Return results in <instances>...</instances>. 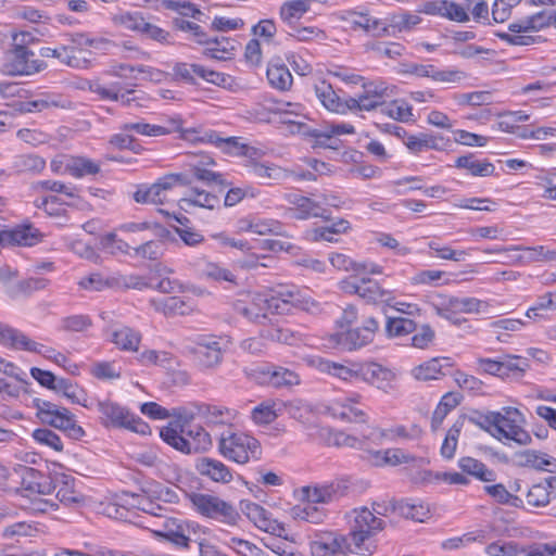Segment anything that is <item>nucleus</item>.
Listing matches in <instances>:
<instances>
[{
	"label": "nucleus",
	"instance_id": "nucleus-50",
	"mask_svg": "<svg viewBox=\"0 0 556 556\" xmlns=\"http://www.w3.org/2000/svg\"><path fill=\"white\" fill-rule=\"evenodd\" d=\"M203 46H206L204 50L206 56L216 60H229L233 55L237 42L230 38L220 36L210 38V42Z\"/></svg>",
	"mask_w": 556,
	"mask_h": 556
},
{
	"label": "nucleus",
	"instance_id": "nucleus-43",
	"mask_svg": "<svg viewBox=\"0 0 556 556\" xmlns=\"http://www.w3.org/2000/svg\"><path fill=\"white\" fill-rule=\"evenodd\" d=\"M393 511L406 519L426 522L431 517L428 504L422 502L400 501L393 503Z\"/></svg>",
	"mask_w": 556,
	"mask_h": 556
},
{
	"label": "nucleus",
	"instance_id": "nucleus-55",
	"mask_svg": "<svg viewBox=\"0 0 556 556\" xmlns=\"http://www.w3.org/2000/svg\"><path fill=\"white\" fill-rule=\"evenodd\" d=\"M261 334L263 338L268 339L270 341H276L289 345H294L302 341V336L300 332L294 331L289 327L278 325H273L268 328L263 329L261 331Z\"/></svg>",
	"mask_w": 556,
	"mask_h": 556
},
{
	"label": "nucleus",
	"instance_id": "nucleus-20",
	"mask_svg": "<svg viewBox=\"0 0 556 556\" xmlns=\"http://www.w3.org/2000/svg\"><path fill=\"white\" fill-rule=\"evenodd\" d=\"M303 362L312 368L323 374H328L345 382H357L361 379L362 363L350 362L346 365L317 355H307L303 357Z\"/></svg>",
	"mask_w": 556,
	"mask_h": 556
},
{
	"label": "nucleus",
	"instance_id": "nucleus-26",
	"mask_svg": "<svg viewBox=\"0 0 556 556\" xmlns=\"http://www.w3.org/2000/svg\"><path fill=\"white\" fill-rule=\"evenodd\" d=\"M173 72L176 77H179L187 83H195V78L199 77L216 86H225L230 79V76L224 73L206 68L200 64H189L184 62L175 64Z\"/></svg>",
	"mask_w": 556,
	"mask_h": 556
},
{
	"label": "nucleus",
	"instance_id": "nucleus-56",
	"mask_svg": "<svg viewBox=\"0 0 556 556\" xmlns=\"http://www.w3.org/2000/svg\"><path fill=\"white\" fill-rule=\"evenodd\" d=\"M545 312H556V290L546 291L540 294L532 306H530L526 316L533 319L545 318Z\"/></svg>",
	"mask_w": 556,
	"mask_h": 556
},
{
	"label": "nucleus",
	"instance_id": "nucleus-45",
	"mask_svg": "<svg viewBox=\"0 0 556 556\" xmlns=\"http://www.w3.org/2000/svg\"><path fill=\"white\" fill-rule=\"evenodd\" d=\"M266 381L275 387H292L300 383V376L289 368L282 366H267L263 371Z\"/></svg>",
	"mask_w": 556,
	"mask_h": 556
},
{
	"label": "nucleus",
	"instance_id": "nucleus-46",
	"mask_svg": "<svg viewBox=\"0 0 556 556\" xmlns=\"http://www.w3.org/2000/svg\"><path fill=\"white\" fill-rule=\"evenodd\" d=\"M27 112H41L51 108L68 109L71 101L59 93H41L24 104Z\"/></svg>",
	"mask_w": 556,
	"mask_h": 556
},
{
	"label": "nucleus",
	"instance_id": "nucleus-32",
	"mask_svg": "<svg viewBox=\"0 0 556 556\" xmlns=\"http://www.w3.org/2000/svg\"><path fill=\"white\" fill-rule=\"evenodd\" d=\"M346 20L354 28H362L371 36L383 37L391 35L387 20L371 16L368 13L349 11Z\"/></svg>",
	"mask_w": 556,
	"mask_h": 556
},
{
	"label": "nucleus",
	"instance_id": "nucleus-36",
	"mask_svg": "<svg viewBox=\"0 0 556 556\" xmlns=\"http://www.w3.org/2000/svg\"><path fill=\"white\" fill-rule=\"evenodd\" d=\"M368 459L377 467L382 466H400L404 464H413L418 458L403 448L393 447L379 451H369Z\"/></svg>",
	"mask_w": 556,
	"mask_h": 556
},
{
	"label": "nucleus",
	"instance_id": "nucleus-7",
	"mask_svg": "<svg viewBox=\"0 0 556 556\" xmlns=\"http://www.w3.org/2000/svg\"><path fill=\"white\" fill-rule=\"evenodd\" d=\"M0 343L10 349L41 354L64 368H67V365L70 364V359L64 354L31 340L25 333L17 329L1 324Z\"/></svg>",
	"mask_w": 556,
	"mask_h": 556
},
{
	"label": "nucleus",
	"instance_id": "nucleus-42",
	"mask_svg": "<svg viewBox=\"0 0 556 556\" xmlns=\"http://www.w3.org/2000/svg\"><path fill=\"white\" fill-rule=\"evenodd\" d=\"M271 299V305L276 314L288 313L291 306L300 304V294L294 286L279 287L268 294Z\"/></svg>",
	"mask_w": 556,
	"mask_h": 556
},
{
	"label": "nucleus",
	"instance_id": "nucleus-38",
	"mask_svg": "<svg viewBox=\"0 0 556 556\" xmlns=\"http://www.w3.org/2000/svg\"><path fill=\"white\" fill-rule=\"evenodd\" d=\"M40 55L42 58H54L60 63L73 67V68H86L89 64L87 59L78 58L74 54V47L67 45H59L54 48L43 47L40 49Z\"/></svg>",
	"mask_w": 556,
	"mask_h": 556
},
{
	"label": "nucleus",
	"instance_id": "nucleus-4",
	"mask_svg": "<svg viewBox=\"0 0 556 556\" xmlns=\"http://www.w3.org/2000/svg\"><path fill=\"white\" fill-rule=\"evenodd\" d=\"M96 409L104 428L127 429L140 434L150 432V427L126 406L111 399L97 400Z\"/></svg>",
	"mask_w": 556,
	"mask_h": 556
},
{
	"label": "nucleus",
	"instance_id": "nucleus-21",
	"mask_svg": "<svg viewBox=\"0 0 556 556\" xmlns=\"http://www.w3.org/2000/svg\"><path fill=\"white\" fill-rule=\"evenodd\" d=\"M182 139L190 142H204L218 148L226 154L241 156L244 143L239 137H220L215 130L189 128L182 132Z\"/></svg>",
	"mask_w": 556,
	"mask_h": 556
},
{
	"label": "nucleus",
	"instance_id": "nucleus-44",
	"mask_svg": "<svg viewBox=\"0 0 556 556\" xmlns=\"http://www.w3.org/2000/svg\"><path fill=\"white\" fill-rule=\"evenodd\" d=\"M110 339L119 350L136 352L141 342V334L128 326H119L112 329Z\"/></svg>",
	"mask_w": 556,
	"mask_h": 556
},
{
	"label": "nucleus",
	"instance_id": "nucleus-27",
	"mask_svg": "<svg viewBox=\"0 0 556 556\" xmlns=\"http://www.w3.org/2000/svg\"><path fill=\"white\" fill-rule=\"evenodd\" d=\"M236 308L238 313L255 323H262L267 319L269 313H275L271 299L265 293L249 294L248 301H240Z\"/></svg>",
	"mask_w": 556,
	"mask_h": 556
},
{
	"label": "nucleus",
	"instance_id": "nucleus-58",
	"mask_svg": "<svg viewBox=\"0 0 556 556\" xmlns=\"http://www.w3.org/2000/svg\"><path fill=\"white\" fill-rule=\"evenodd\" d=\"M488 536V531L485 529H478L464 533L460 536L446 539L442 542L441 546L446 551L459 549L475 542L484 543Z\"/></svg>",
	"mask_w": 556,
	"mask_h": 556
},
{
	"label": "nucleus",
	"instance_id": "nucleus-54",
	"mask_svg": "<svg viewBox=\"0 0 556 556\" xmlns=\"http://www.w3.org/2000/svg\"><path fill=\"white\" fill-rule=\"evenodd\" d=\"M420 23L421 17L418 14L407 11L394 13L387 18V25H389V31H391V35L394 34V31H410Z\"/></svg>",
	"mask_w": 556,
	"mask_h": 556
},
{
	"label": "nucleus",
	"instance_id": "nucleus-62",
	"mask_svg": "<svg viewBox=\"0 0 556 556\" xmlns=\"http://www.w3.org/2000/svg\"><path fill=\"white\" fill-rule=\"evenodd\" d=\"M309 10L306 0H292L282 3L279 10L280 18L291 27Z\"/></svg>",
	"mask_w": 556,
	"mask_h": 556
},
{
	"label": "nucleus",
	"instance_id": "nucleus-57",
	"mask_svg": "<svg viewBox=\"0 0 556 556\" xmlns=\"http://www.w3.org/2000/svg\"><path fill=\"white\" fill-rule=\"evenodd\" d=\"M410 283L414 286H447L451 283L448 274L439 269H422L410 277Z\"/></svg>",
	"mask_w": 556,
	"mask_h": 556
},
{
	"label": "nucleus",
	"instance_id": "nucleus-13",
	"mask_svg": "<svg viewBox=\"0 0 556 556\" xmlns=\"http://www.w3.org/2000/svg\"><path fill=\"white\" fill-rule=\"evenodd\" d=\"M46 68L43 61L36 59L27 48H13L5 54L1 73L7 76H29Z\"/></svg>",
	"mask_w": 556,
	"mask_h": 556
},
{
	"label": "nucleus",
	"instance_id": "nucleus-2",
	"mask_svg": "<svg viewBox=\"0 0 556 556\" xmlns=\"http://www.w3.org/2000/svg\"><path fill=\"white\" fill-rule=\"evenodd\" d=\"M161 439L184 454L207 452L212 445L211 434L199 425L178 430L177 422H169L160 429Z\"/></svg>",
	"mask_w": 556,
	"mask_h": 556
},
{
	"label": "nucleus",
	"instance_id": "nucleus-11",
	"mask_svg": "<svg viewBox=\"0 0 556 556\" xmlns=\"http://www.w3.org/2000/svg\"><path fill=\"white\" fill-rule=\"evenodd\" d=\"M363 91L355 97H349V112H371L381 106L391 96L390 87L381 78L363 80Z\"/></svg>",
	"mask_w": 556,
	"mask_h": 556
},
{
	"label": "nucleus",
	"instance_id": "nucleus-18",
	"mask_svg": "<svg viewBox=\"0 0 556 556\" xmlns=\"http://www.w3.org/2000/svg\"><path fill=\"white\" fill-rule=\"evenodd\" d=\"M340 288L345 293L357 294L369 304L390 305L394 299L393 291L382 288L371 279L363 278L359 281L344 279L340 282Z\"/></svg>",
	"mask_w": 556,
	"mask_h": 556
},
{
	"label": "nucleus",
	"instance_id": "nucleus-15",
	"mask_svg": "<svg viewBox=\"0 0 556 556\" xmlns=\"http://www.w3.org/2000/svg\"><path fill=\"white\" fill-rule=\"evenodd\" d=\"M484 552L489 556H556V543L520 545L515 541H495Z\"/></svg>",
	"mask_w": 556,
	"mask_h": 556
},
{
	"label": "nucleus",
	"instance_id": "nucleus-41",
	"mask_svg": "<svg viewBox=\"0 0 556 556\" xmlns=\"http://www.w3.org/2000/svg\"><path fill=\"white\" fill-rule=\"evenodd\" d=\"M455 166L467 170V173L475 177H489L495 173L493 163L485 159H479L472 154L463 155L456 159Z\"/></svg>",
	"mask_w": 556,
	"mask_h": 556
},
{
	"label": "nucleus",
	"instance_id": "nucleus-53",
	"mask_svg": "<svg viewBox=\"0 0 556 556\" xmlns=\"http://www.w3.org/2000/svg\"><path fill=\"white\" fill-rule=\"evenodd\" d=\"M430 254L434 257L444 260V261H453V262H463L469 255V252L475 250V248H469L468 250H456L451 245L443 244L438 240H431L427 243Z\"/></svg>",
	"mask_w": 556,
	"mask_h": 556
},
{
	"label": "nucleus",
	"instance_id": "nucleus-23",
	"mask_svg": "<svg viewBox=\"0 0 556 556\" xmlns=\"http://www.w3.org/2000/svg\"><path fill=\"white\" fill-rule=\"evenodd\" d=\"M362 399L359 393L353 392L350 395L332 400L327 409L333 418L342 421L366 422L367 414L357 406Z\"/></svg>",
	"mask_w": 556,
	"mask_h": 556
},
{
	"label": "nucleus",
	"instance_id": "nucleus-30",
	"mask_svg": "<svg viewBox=\"0 0 556 556\" xmlns=\"http://www.w3.org/2000/svg\"><path fill=\"white\" fill-rule=\"evenodd\" d=\"M407 73L416 75L418 77L431 78L438 83H459L467 78L465 72L457 68H445L440 70L432 64H412L407 70Z\"/></svg>",
	"mask_w": 556,
	"mask_h": 556
},
{
	"label": "nucleus",
	"instance_id": "nucleus-17",
	"mask_svg": "<svg viewBox=\"0 0 556 556\" xmlns=\"http://www.w3.org/2000/svg\"><path fill=\"white\" fill-rule=\"evenodd\" d=\"M378 329V321L374 317H368L361 327L346 329L345 331H336L332 334V340L337 346L353 351L370 343Z\"/></svg>",
	"mask_w": 556,
	"mask_h": 556
},
{
	"label": "nucleus",
	"instance_id": "nucleus-28",
	"mask_svg": "<svg viewBox=\"0 0 556 556\" xmlns=\"http://www.w3.org/2000/svg\"><path fill=\"white\" fill-rule=\"evenodd\" d=\"M121 129L123 131H135L148 137H162L173 132H180L181 138L182 132L187 130L182 128L181 118L179 116L169 118L166 125H153L143 122L125 123L121 126Z\"/></svg>",
	"mask_w": 556,
	"mask_h": 556
},
{
	"label": "nucleus",
	"instance_id": "nucleus-5",
	"mask_svg": "<svg viewBox=\"0 0 556 556\" xmlns=\"http://www.w3.org/2000/svg\"><path fill=\"white\" fill-rule=\"evenodd\" d=\"M191 508L199 515L218 522L236 526L241 519L237 509L223 498L207 493L191 492L187 494Z\"/></svg>",
	"mask_w": 556,
	"mask_h": 556
},
{
	"label": "nucleus",
	"instance_id": "nucleus-37",
	"mask_svg": "<svg viewBox=\"0 0 556 556\" xmlns=\"http://www.w3.org/2000/svg\"><path fill=\"white\" fill-rule=\"evenodd\" d=\"M215 539L236 553L238 556H261L262 549L256 546L254 543L232 535L229 531L219 529L218 533L215 535Z\"/></svg>",
	"mask_w": 556,
	"mask_h": 556
},
{
	"label": "nucleus",
	"instance_id": "nucleus-14",
	"mask_svg": "<svg viewBox=\"0 0 556 556\" xmlns=\"http://www.w3.org/2000/svg\"><path fill=\"white\" fill-rule=\"evenodd\" d=\"M159 536H163L177 546L188 547L190 534L208 535L211 529L194 521H182L176 518H164L159 529L154 530Z\"/></svg>",
	"mask_w": 556,
	"mask_h": 556
},
{
	"label": "nucleus",
	"instance_id": "nucleus-1",
	"mask_svg": "<svg viewBox=\"0 0 556 556\" xmlns=\"http://www.w3.org/2000/svg\"><path fill=\"white\" fill-rule=\"evenodd\" d=\"M349 532L359 556H371L377 552L374 538L386 528V521L376 516L368 507L354 508L348 516Z\"/></svg>",
	"mask_w": 556,
	"mask_h": 556
},
{
	"label": "nucleus",
	"instance_id": "nucleus-61",
	"mask_svg": "<svg viewBox=\"0 0 556 556\" xmlns=\"http://www.w3.org/2000/svg\"><path fill=\"white\" fill-rule=\"evenodd\" d=\"M454 301L455 296L438 295L430 302V305L438 316L459 325L463 319L457 316Z\"/></svg>",
	"mask_w": 556,
	"mask_h": 556
},
{
	"label": "nucleus",
	"instance_id": "nucleus-12",
	"mask_svg": "<svg viewBox=\"0 0 556 556\" xmlns=\"http://www.w3.org/2000/svg\"><path fill=\"white\" fill-rule=\"evenodd\" d=\"M38 409L43 422L62 430L71 439L80 440L86 434L83 427L77 425L75 416L67 408L45 401Z\"/></svg>",
	"mask_w": 556,
	"mask_h": 556
},
{
	"label": "nucleus",
	"instance_id": "nucleus-10",
	"mask_svg": "<svg viewBox=\"0 0 556 556\" xmlns=\"http://www.w3.org/2000/svg\"><path fill=\"white\" fill-rule=\"evenodd\" d=\"M309 546L314 556H359V551L353 545L350 535L338 531L317 533Z\"/></svg>",
	"mask_w": 556,
	"mask_h": 556
},
{
	"label": "nucleus",
	"instance_id": "nucleus-49",
	"mask_svg": "<svg viewBox=\"0 0 556 556\" xmlns=\"http://www.w3.org/2000/svg\"><path fill=\"white\" fill-rule=\"evenodd\" d=\"M523 467L552 472L556 468V458L534 450H527L519 455Z\"/></svg>",
	"mask_w": 556,
	"mask_h": 556
},
{
	"label": "nucleus",
	"instance_id": "nucleus-40",
	"mask_svg": "<svg viewBox=\"0 0 556 556\" xmlns=\"http://www.w3.org/2000/svg\"><path fill=\"white\" fill-rule=\"evenodd\" d=\"M268 84L277 90L286 91L292 86V75L281 60L275 59L268 63L266 72Z\"/></svg>",
	"mask_w": 556,
	"mask_h": 556
},
{
	"label": "nucleus",
	"instance_id": "nucleus-60",
	"mask_svg": "<svg viewBox=\"0 0 556 556\" xmlns=\"http://www.w3.org/2000/svg\"><path fill=\"white\" fill-rule=\"evenodd\" d=\"M458 467L464 472L471 475L481 481L490 482L495 480V472L476 458L462 457L458 459Z\"/></svg>",
	"mask_w": 556,
	"mask_h": 556
},
{
	"label": "nucleus",
	"instance_id": "nucleus-31",
	"mask_svg": "<svg viewBox=\"0 0 556 556\" xmlns=\"http://www.w3.org/2000/svg\"><path fill=\"white\" fill-rule=\"evenodd\" d=\"M452 365L450 357H433L413 367L409 375L415 380L422 382L439 380L445 376L444 369Z\"/></svg>",
	"mask_w": 556,
	"mask_h": 556
},
{
	"label": "nucleus",
	"instance_id": "nucleus-25",
	"mask_svg": "<svg viewBox=\"0 0 556 556\" xmlns=\"http://www.w3.org/2000/svg\"><path fill=\"white\" fill-rule=\"evenodd\" d=\"M242 511L257 529L279 538H287L285 525L273 519L271 514L260 504L248 502L242 506Z\"/></svg>",
	"mask_w": 556,
	"mask_h": 556
},
{
	"label": "nucleus",
	"instance_id": "nucleus-33",
	"mask_svg": "<svg viewBox=\"0 0 556 556\" xmlns=\"http://www.w3.org/2000/svg\"><path fill=\"white\" fill-rule=\"evenodd\" d=\"M238 412L218 404H198V417L203 419L206 425H230L237 419Z\"/></svg>",
	"mask_w": 556,
	"mask_h": 556
},
{
	"label": "nucleus",
	"instance_id": "nucleus-22",
	"mask_svg": "<svg viewBox=\"0 0 556 556\" xmlns=\"http://www.w3.org/2000/svg\"><path fill=\"white\" fill-rule=\"evenodd\" d=\"M222 342L214 336H198L190 351L194 362L201 368H213L223 359Z\"/></svg>",
	"mask_w": 556,
	"mask_h": 556
},
{
	"label": "nucleus",
	"instance_id": "nucleus-64",
	"mask_svg": "<svg viewBox=\"0 0 556 556\" xmlns=\"http://www.w3.org/2000/svg\"><path fill=\"white\" fill-rule=\"evenodd\" d=\"M250 172L260 179L280 180L288 177V172L273 163L252 162Z\"/></svg>",
	"mask_w": 556,
	"mask_h": 556
},
{
	"label": "nucleus",
	"instance_id": "nucleus-47",
	"mask_svg": "<svg viewBox=\"0 0 556 556\" xmlns=\"http://www.w3.org/2000/svg\"><path fill=\"white\" fill-rule=\"evenodd\" d=\"M191 206L214 210L219 206V198L208 191L194 188L181 199V207L184 210H188Z\"/></svg>",
	"mask_w": 556,
	"mask_h": 556
},
{
	"label": "nucleus",
	"instance_id": "nucleus-63",
	"mask_svg": "<svg viewBox=\"0 0 556 556\" xmlns=\"http://www.w3.org/2000/svg\"><path fill=\"white\" fill-rule=\"evenodd\" d=\"M416 330L417 324L407 317H388L386 323V331L390 338H403Z\"/></svg>",
	"mask_w": 556,
	"mask_h": 556
},
{
	"label": "nucleus",
	"instance_id": "nucleus-52",
	"mask_svg": "<svg viewBox=\"0 0 556 556\" xmlns=\"http://www.w3.org/2000/svg\"><path fill=\"white\" fill-rule=\"evenodd\" d=\"M292 519L298 521H306L313 525L323 523L327 517V511L312 503L304 505H294L290 511Z\"/></svg>",
	"mask_w": 556,
	"mask_h": 556
},
{
	"label": "nucleus",
	"instance_id": "nucleus-59",
	"mask_svg": "<svg viewBox=\"0 0 556 556\" xmlns=\"http://www.w3.org/2000/svg\"><path fill=\"white\" fill-rule=\"evenodd\" d=\"M65 170L75 178L96 175L100 172V165L85 156L71 157L65 164Z\"/></svg>",
	"mask_w": 556,
	"mask_h": 556
},
{
	"label": "nucleus",
	"instance_id": "nucleus-34",
	"mask_svg": "<svg viewBox=\"0 0 556 556\" xmlns=\"http://www.w3.org/2000/svg\"><path fill=\"white\" fill-rule=\"evenodd\" d=\"M195 468L201 476L217 483L226 484L233 479L232 470L223 462L215 458L202 457L198 459Z\"/></svg>",
	"mask_w": 556,
	"mask_h": 556
},
{
	"label": "nucleus",
	"instance_id": "nucleus-48",
	"mask_svg": "<svg viewBox=\"0 0 556 556\" xmlns=\"http://www.w3.org/2000/svg\"><path fill=\"white\" fill-rule=\"evenodd\" d=\"M509 250L514 252H526V262L532 263H552L556 262V250L551 245L526 247L521 244L510 245Z\"/></svg>",
	"mask_w": 556,
	"mask_h": 556
},
{
	"label": "nucleus",
	"instance_id": "nucleus-35",
	"mask_svg": "<svg viewBox=\"0 0 556 556\" xmlns=\"http://www.w3.org/2000/svg\"><path fill=\"white\" fill-rule=\"evenodd\" d=\"M288 202L292 205L289 208V214L295 219H308L313 217H324L325 210L321 204L311 198L289 194Z\"/></svg>",
	"mask_w": 556,
	"mask_h": 556
},
{
	"label": "nucleus",
	"instance_id": "nucleus-9",
	"mask_svg": "<svg viewBox=\"0 0 556 556\" xmlns=\"http://www.w3.org/2000/svg\"><path fill=\"white\" fill-rule=\"evenodd\" d=\"M189 184L190 178L185 173L167 174L152 185H140L134 193V200L142 204H164L174 187Z\"/></svg>",
	"mask_w": 556,
	"mask_h": 556
},
{
	"label": "nucleus",
	"instance_id": "nucleus-29",
	"mask_svg": "<svg viewBox=\"0 0 556 556\" xmlns=\"http://www.w3.org/2000/svg\"><path fill=\"white\" fill-rule=\"evenodd\" d=\"M319 103L329 112L345 115L349 113V98L341 99L333 87L326 80H318L313 86Z\"/></svg>",
	"mask_w": 556,
	"mask_h": 556
},
{
	"label": "nucleus",
	"instance_id": "nucleus-19",
	"mask_svg": "<svg viewBox=\"0 0 556 556\" xmlns=\"http://www.w3.org/2000/svg\"><path fill=\"white\" fill-rule=\"evenodd\" d=\"M345 489L340 482L315 483L295 489L293 496L303 503L329 504L343 496Z\"/></svg>",
	"mask_w": 556,
	"mask_h": 556
},
{
	"label": "nucleus",
	"instance_id": "nucleus-3",
	"mask_svg": "<svg viewBox=\"0 0 556 556\" xmlns=\"http://www.w3.org/2000/svg\"><path fill=\"white\" fill-rule=\"evenodd\" d=\"M217 448L224 458L239 465L255 462L262 457L258 440L243 431H224L218 439Z\"/></svg>",
	"mask_w": 556,
	"mask_h": 556
},
{
	"label": "nucleus",
	"instance_id": "nucleus-6",
	"mask_svg": "<svg viewBox=\"0 0 556 556\" xmlns=\"http://www.w3.org/2000/svg\"><path fill=\"white\" fill-rule=\"evenodd\" d=\"M549 22L547 11H540L511 22L508 25L509 33L498 34V37L510 46H531L538 42V39L541 37L528 34L536 33L548 27Z\"/></svg>",
	"mask_w": 556,
	"mask_h": 556
},
{
	"label": "nucleus",
	"instance_id": "nucleus-8",
	"mask_svg": "<svg viewBox=\"0 0 556 556\" xmlns=\"http://www.w3.org/2000/svg\"><path fill=\"white\" fill-rule=\"evenodd\" d=\"M525 415L516 407L505 406L497 413L496 440L511 441L518 445H529L532 442L530 433L525 429Z\"/></svg>",
	"mask_w": 556,
	"mask_h": 556
},
{
	"label": "nucleus",
	"instance_id": "nucleus-16",
	"mask_svg": "<svg viewBox=\"0 0 556 556\" xmlns=\"http://www.w3.org/2000/svg\"><path fill=\"white\" fill-rule=\"evenodd\" d=\"M184 166L186 168L185 174H187L189 178L193 177L206 185H226L224 175L213 169L215 161L207 153L199 152L187 154ZM192 179H190V181Z\"/></svg>",
	"mask_w": 556,
	"mask_h": 556
},
{
	"label": "nucleus",
	"instance_id": "nucleus-24",
	"mask_svg": "<svg viewBox=\"0 0 556 556\" xmlns=\"http://www.w3.org/2000/svg\"><path fill=\"white\" fill-rule=\"evenodd\" d=\"M361 380L386 393L396 389L397 374L395 370L384 367L378 363H362Z\"/></svg>",
	"mask_w": 556,
	"mask_h": 556
},
{
	"label": "nucleus",
	"instance_id": "nucleus-39",
	"mask_svg": "<svg viewBox=\"0 0 556 556\" xmlns=\"http://www.w3.org/2000/svg\"><path fill=\"white\" fill-rule=\"evenodd\" d=\"M240 231L251 232L260 236L282 235L283 226L273 218L253 217L240 222Z\"/></svg>",
	"mask_w": 556,
	"mask_h": 556
},
{
	"label": "nucleus",
	"instance_id": "nucleus-51",
	"mask_svg": "<svg viewBox=\"0 0 556 556\" xmlns=\"http://www.w3.org/2000/svg\"><path fill=\"white\" fill-rule=\"evenodd\" d=\"M442 138L439 136L420 132L417 135H409L404 138V146L413 154H420L428 150H440L439 141Z\"/></svg>",
	"mask_w": 556,
	"mask_h": 556
}]
</instances>
